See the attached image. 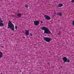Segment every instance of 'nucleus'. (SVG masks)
Wrapping results in <instances>:
<instances>
[{
  "label": "nucleus",
  "mask_w": 74,
  "mask_h": 74,
  "mask_svg": "<svg viewBox=\"0 0 74 74\" xmlns=\"http://www.w3.org/2000/svg\"><path fill=\"white\" fill-rule=\"evenodd\" d=\"M41 29L42 30H43L44 31V33L45 34H51V32L49 30V29L48 28L45 27H41Z\"/></svg>",
  "instance_id": "f257e3e1"
},
{
  "label": "nucleus",
  "mask_w": 74,
  "mask_h": 74,
  "mask_svg": "<svg viewBox=\"0 0 74 74\" xmlns=\"http://www.w3.org/2000/svg\"><path fill=\"white\" fill-rule=\"evenodd\" d=\"M8 29H10L11 30L14 31V25L11 23L10 21H9V22L8 23Z\"/></svg>",
  "instance_id": "f03ea898"
},
{
  "label": "nucleus",
  "mask_w": 74,
  "mask_h": 74,
  "mask_svg": "<svg viewBox=\"0 0 74 74\" xmlns=\"http://www.w3.org/2000/svg\"><path fill=\"white\" fill-rule=\"evenodd\" d=\"M43 39L45 41H46V42H50V41L52 40V39L47 37H44Z\"/></svg>",
  "instance_id": "7ed1b4c3"
},
{
  "label": "nucleus",
  "mask_w": 74,
  "mask_h": 74,
  "mask_svg": "<svg viewBox=\"0 0 74 74\" xmlns=\"http://www.w3.org/2000/svg\"><path fill=\"white\" fill-rule=\"evenodd\" d=\"M44 17L45 19L47 20H50V19H51V17H50V16L47 15H44Z\"/></svg>",
  "instance_id": "20e7f679"
},
{
  "label": "nucleus",
  "mask_w": 74,
  "mask_h": 74,
  "mask_svg": "<svg viewBox=\"0 0 74 74\" xmlns=\"http://www.w3.org/2000/svg\"><path fill=\"white\" fill-rule=\"evenodd\" d=\"M0 27H1V26H4V24H3V20L2 21L1 18H0Z\"/></svg>",
  "instance_id": "39448f33"
},
{
  "label": "nucleus",
  "mask_w": 74,
  "mask_h": 74,
  "mask_svg": "<svg viewBox=\"0 0 74 74\" xmlns=\"http://www.w3.org/2000/svg\"><path fill=\"white\" fill-rule=\"evenodd\" d=\"M40 21H34V24L35 26H37L39 25Z\"/></svg>",
  "instance_id": "423d86ee"
},
{
  "label": "nucleus",
  "mask_w": 74,
  "mask_h": 74,
  "mask_svg": "<svg viewBox=\"0 0 74 74\" xmlns=\"http://www.w3.org/2000/svg\"><path fill=\"white\" fill-rule=\"evenodd\" d=\"M64 62H67V58L66 57H64L62 58Z\"/></svg>",
  "instance_id": "0eeeda50"
},
{
  "label": "nucleus",
  "mask_w": 74,
  "mask_h": 74,
  "mask_svg": "<svg viewBox=\"0 0 74 74\" xmlns=\"http://www.w3.org/2000/svg\"><path fill=\"white\" fill-rule=\"evenodd\" d=\"M3 57V53L0 51V58H1Z\"/></svg>",
  "instance_id": "6e6552de"
},
{
  "label": "nucleus",
  "mask_w": 74,
  "mask_h": 74,
  "mask_svg": "<svg viewBox=\"0 0 74 74\" xmlns=\"http://www.w3.org/2000/svg\"><path fill=\"white\" fill-rule=\"evenodd\" d=\"M63 6V4H59L58 5V7H62Z\"/></svg>",
  "instance_id": "1a4fd4ad"
},
{
  "label": "nucleus",
  "mask_w": 74,
  "mask_h": 74,
  "mask_svg": "<svg viewBox=\"0 0 74 74\" xmlns=\"http://www.w3.org/2000/svg\"><path fill=\"white\" fill-rule=\"evenodd\" d=\"M25 34H26V35H27V36H28V35H29V31H26L25 32Z\"/></svg>",
  "instance_id": "9d476101"
},
{
  "label": "nucleus",
  "mask_w": 74,
  "mask_h": 74,
  "mask_svg": "<svg viewBox=\"0 0 74 74\" xmlns=\"http://www.w3.org/2000/svg\"><path fill=\"white\" fill-rule=\"evenodd\" d=\"M58 15H59V16H62V13L59 12L58 13Z\"/></svg>",
  "instance_id": "9b49d317"
},
{
  "label": "nucleus",
  "mask_w": 74,
  "mask_h": 74,
  "mask_svg": "<svg viewBox=\"0 0 74 74\" xmlns=\"http://www.w3.org/2000/svg\"><path fill=\"white\" fill-rule=\"evenodd\" d=\"M17 16L21 17V14L20 13H19V14H17Z\"/></svg>",
  "instance_id": "f8f14e48"
},
{
  "label": "nucleus",
  "mask_w": 74,
  "mask_h": 74,
  "mask_svg": "<svg viewBox=\"0 0 74 74\" xmlns=\"http://www.w3.org/2000/svg\"><path fill=\"white\" fill-rule=\"evenodd\" d=\"M25 7L27 8H28V6H27V5H25Z\"/></svg>",
  "instance_id": "ddd939ff"
},
{
  "label": "nucleus",
  "mask_w": 74,
  "mask_h": 74,
  "mask_svg": "<svg viewBox=\"0 0 74 74\" xmlns=\"http://www.w3.org/2000/svg\"><path fill=\"white\" fill-rule=\"evenodd\" d=\"M67 62H68V63H69V62H70V60H67Z\"/></svg>",
  "instance_id": "4468645a"
},
{
  "label": "nucleus",
  "mask_w": 74,
  "mask_h": 74,
  "mask_svg": "<svg viewBox=\"0 0 74 74\" xmlns=\"http://www.w3.org/2000/svg\"><path fill=\"white\" fill-rule=\"evenodd\" d=\"M72 23H73V25L74 26V21H73L72 22Z\"/></svg>",
  "instance_id": "2eb2a0df"
},
{
  "label": "nucleus",
  "mask_w": 74,
  "mask_h": 74,
  "mask_svg": "<svg viewBox=\"0 0 74 74\" xmlns=\"http://www.w3.org/2000/svg\"><path fill=\"white\" fill-rule=\"evenodd\" d=\"M30 36H33V34H32V33H31L30 34Z\"/></svg>",
  "instance_id": "dca6fc26"
},
{
  "label": "nucleus",
  "mask_w": 74,
  "mask_h": 74,
  "mask_svg": "<svg viewBox=\"0 0 74 74\" xmlns=\"http://www.w3.org/2000/svg\"><path fill=\"white\" fill-rule=\"evenodd\" d=\"M71 2H72V3H74V0H72L71 1Z\"/></svg>",
  "instance_id": "f3484780"
},
{
  "label": "nucleus",
  "mask_w": 74,
  "mask_h": 74,
  "mask_svg": "<svg viewBox=\"0 0 74 74\" xmlns=\"http://www.w3.org/2000/svg\"><path fill=\"white\" fill-rule=\"evenodd\" d=\"M15 29H17V26H15Z\"/></svg>",
  "instance_id": "a211bd4d"
},
{
  "label": "nucleus",
  "mask_w": 74,
  "mask_h": 74,
  "mask_svg": "<svg viewBox=\"0 0 74 74\" xmlns=\"http://www.w3.org/2000/svg\"><path fill=\"white\" fill-rule=\"evenodd\" d=\"M41 23H43V22L41 21Z\"/></svg>",
  "instance_id": "6ab92c4d"
},
{
  "label": "nucleus",
  "mask_w": 74,
  "mask_h": 74,
  "mask_svg": "<svg viewBox=\"0 0 74 74\" xmlns=\"http://www.w3.org/2000/svg\"><path fill=\"white\" fill-rule=\"evenodd\" d=\"M16 63H17V62H16L15 63V64H16Z\"/></svg>",
  "instance_id": "aec40b11"
},
{
  "label": "nucleus",
  "mask_w": 74,
  "mask_h": 74,
  "mask_svg": "<svg viewBox=\"0 0 74 74\" xmlns=\"http://www.w3.org/2000/svg\"><path fill=\"white\" fill-rule=\"evenodd\" d=\"M1 47H2V48H4V46H1Z\"/></svg>",
  "instance_id": "412c9836"
},
{
  "label": "nucleus",
  "mask_w": 74,
  "mask_h": 74,
  "mask_svg": "<svg viewBox=\"0 0 74 74\" xmlns=\"http://www.w3.org/2000/svg\"><path fill=\"white\" fill-rule=\"evenodd\" d=\"M25 38V37H23V38Z\"/></svg>",
  "instance_id": "4be33fe9"
},
{
  "label": "nucleus",
  "mask_w": 74,
  "mask_h": 74,
  "mask_svg": "<svg viewBox=\"0 0 74 74\" xmlns=\"http://www.w3.org/2000/svg\"><path fill=\"white\" fill-rule=\"evenodd\" d=\"M58 35L60 34V33H59L58 34Z\"/></svg>",
  "instance_id": "5701e85b"
},
{
  "label": "nucleus",
  "mask_w": 74,
  "mask_h": 74,
  "mask_svg": "<svg viewBox=\"0 0 74 74\" xmlns=\"http://www.w3.org/2000/svg\"><path fill=\"white\" fill-rule=\"evenodd\" d=\"M60 67H61V68H62V67H63L61 66Z\"/></svg>",
  "instance_id": "b1692460"
},
{
  "label": "nucleus",
  "mask_w": 74,
  "mask_h": 74,
  "mask_svg": "<svg viewBox=\"0 0 74 74\" xmlns=\"http://www.w3.org/2000/svg\"><path fill=\"white\" fill-rule=\"evenodd\" d=\"M11 35H12H12H13V34H11Z\"/></svg>",
  "instance_id": "393cba45"
},
{
  "label": "nucleus",
  "mask_w": 74,
  "mask_h": 74,
  "mask_svg": "<svg viewBox=\"0 0 74 74\" xmlns=\"http://www.w3.org/2000/svg\"><path fill=\"white\" fill-rule=\"evenodd\" d=\"M1 74H3V73H1Z\"/></svg>",
  "instance_id": "a878e982"
},
{
  "label": "nucleus",
  "mask_w": 74,
  "mask_h": 74,
  "mask_svg": "<svg viewBox=\"0 0 74 74\" xmlns=\"http://www.w3.org/2000/svg\"><path fill=\"white\" fill-rule=\"evenodd\" d=\"M54 14H56V13H54Z\"/></svg>",
  "instance_id": "bb28decb"
},
{
  "label": "nucleus",
  "mask_w": 74,
  "mask_h": 74,
  "mask_svg": "<svg viewBox=\"0 0 74 74\" xmlns=\"http://www.w3.org/2000/svg\"><path fill=\"white\" fill-rule=\"evenodd\" d=\"M20 72H21V71H20Z\"/></svg>",
  "instance_id": "cd10ccee"
},
{
  "label": "nucleus",
  "mask_w": 74,
  "mask_h": 74,
  "mask_svg": "<svg viewBox=\"0 0 74 74\" xmlns=\"http://www.w3.org/2000/svg\"><path fill=\"white\" fill-rule=\"evenodd\" d=\"M48 64H49V63H48Z\"/></svg>",
  "instance_id": "c85d7f7f"
}]
</instances>
